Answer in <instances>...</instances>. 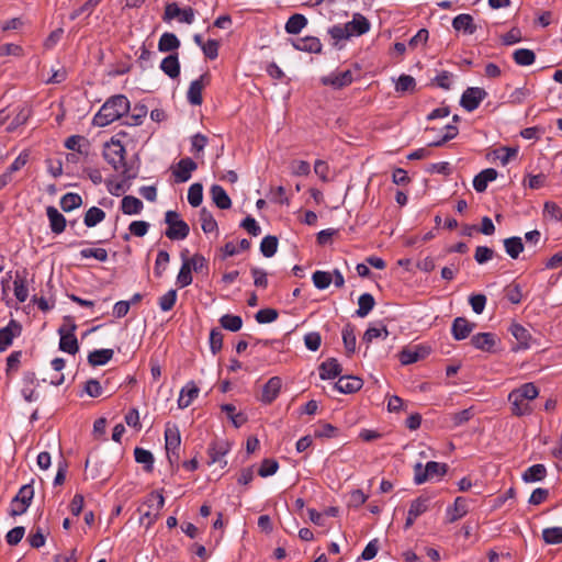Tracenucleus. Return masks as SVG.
<instances>
[{
  "label": "nucleus",
  "mask_w": 562,
  "mask_h": 562,
  "mask_svg": "<svg viewBox=\"0 0 562 562\" xmlns=\"http://www.w3.org/2000/svg\"><path fill=\"white\" fill-rule=\"evenodd\" d=\"M130 110V101L125 95L111 97L93 117V125L104 127L122 117Z\"/></svg>",
  "instance_id": "f257e3e1"
},
{
  "label": "nucleus",
  "mask_w": 562,
  "mask_h": 562,
  "mask_svg": "<svg viewBox=\"0 0 562 562\" xmlns=\"http://www.w3.org/2000/svg\"><path fill=\"white\" fill-rule=\"evenodd\" d=\"M125 148L120 140L111 139L104 145L103 157L113 167L114 170L121 171L125 179L133 178L128 173L125 165Z\"/></svg>",
  "instance_id": "f03ea898"
},
{
  "label": "nucleus",
  "mask_w": 562,
  "mask_h": 562,
  "mask_svg": "<svg viewBox=\"0 0 562 562\" xmlns=\"http://www.w3.org/2000/svg\"><path fill=\"white\" fill-rule=\"evenodd\" d=\"M447 471L448 465L446 463L429 461L424 467L420 462H418L414 467V482L417 485H420L426 481L443 476Z\"/></svg>",
  "instance_id": "7ed1b4c3"
},
{
  "label": "nucleus",
  "mask_w": 562,
  "mask_h": 562,
  "mask_svg": "<svg viewBox=\"0 0 562 562\" xmlns=\"http://www.w3.org/2000/svg\"><path fill=\"white\" fill-rule=\"evenodd\" d=\"M165 505V498L161 493L153 492L148 495L146 502L139 507L140 522L151 525L158 517Z\"/></svg>",
  "instance_id": "20e7f679"
},
{
  "label": "nucleus",
  "mask_w": 562,
  "mask_h": 562,
  "mask_svg": "<svg viewBox=\"0 0 562 562\" xmlns=\"http://www.w3.org/2000/svg\"><path fill=\"white\" fill-rule=\"evenodd\" d=\"M165 222L168 228L165 235L171 240H182L188 237L190 233L189 225L180 220L179 214L175 211H168L165 216Z\"/></svg>",
  "instance_id": "39448f33"
},
{
  "label": "nucleus",
  "mask_w": 562,
  "mask_h": 562,
  "mask_svg": "<svg viewBox=\"0 0 562 562\" xmlns=\"http://www.w3.org/2000/svg\"><path fill=\"white\" fill-rule=\"evenodd\" d=\"M166 451L170 462L179 459L178 450L180 448L181 438L179 429L176 425H167L165 430Z\"/></svg>",
  "instance_id": "423d86ee"
},
{
  "label": "nucleus",
  "mask_w": 562,
  "mask_h": 562,
  "mask_svg": "<svg viewBox=\"0 0 562 562\" xmlns=\"http://www.w3.org/2000/svg\"><path fill=\"white\" fill-rule=\"evenodd\" d=\"M75 329L76 325L74 324L69 328L61 326L58 329V334L60 336L59 349L70 355H75L79 350L78 340L74 334Z\"/></svg>",
  "instance_id": "0eeeda50"
},
{
  "label": "nucleus",
  "mask_w": 562,
  "mask_h": 562,
  "mask_svg": "<svg viewBox=\"0 0 562 562\" xmlns=\"http://www.w3.org/2000/svg\"><path fill=\"white\" fill-rule=\"evenodd\" d=\"M178 18L180 22L191 24L194 21V11L192 8L180 9L176 2L168 3L165 8L164 20Z\"/></svg>",
  "instance_id": "6e6552de"
},
{
  "label": "nucleus",
  "mask_w": 562,
  "mask_h": 562,
  "mask_svg": "<svg viewBox=\"0 0 562 562\" xmlns=\"http://www.w3.org/2000/svg\"><path fill=\"white\" fill-rule=\"evenodd\" d=\"M210 83V75L203 74L199 79L193 80L189 87L187 98L192 105H200L203 101L202 91Z\"/></svg>",
  "instance_id": "1a4fd4ad"
},
{
  "label": "nucleus",
  "mask_w": 562,
  "mask_h": 562,
  "mask_svg": "<svg viewBox=\"0 0 562 562\" xmlns=\"http://www.w3.org/2000/svg\"><path fill=\"white\" fill-rule=\"evenodd\" d=\"M486 97L482 88H468L461 97V105L469 112L474 111Z\"/></svg>",
  "instance_id": "9d476101"
},
{
  "label": "nucleus",
  "mask_w": 562,
  "mask_h": 562,
  "mask_svg": "<svg viewBox=\"0 0 562 562\" xmlns=\"http://www.w3.org/2000/svg\"><path fill=\"white\" fill-rule=\"evenodd\" d=\"M430 352V348L426 346H413L405 348L400 353V361L402 364L407 366L424 359Z\"/></svg>",
  "instance_id": "9b49d317"
},
{
  "label": "nucleus",
  "mask_w": 562,
  "mask_h": 562,
  "mask_svg": "<svg viewBox=\"0 0 562 562\" xmlns=\"http://www.w3.org/2000/svg\"><path fill=\"white\" fill-rule=\"evenodd\" d=\"M21 334V325L12 319L9 324L0 329V352L7 350L9 346L12 345V341L15 337Z\"/></svg>",
  "instance_id": "f8f14e48"
},
{
  "label": "nucleus",
  "mask_w": 562,
  "mask_h": 562,
  "mask_svg": "<svg viewBox=\"0 0 562 562\" xmlns=\"http://www.w3.org/2000/svg\"><path fill=\"white\" fill-rule=\"evenodd\" d=\"M352 80V72L350 70H345L324 76L322 77L321 82L324 86H331L335 89H340L349 86Z\"/></svg>",
  "instance_id": "ddd939ff"
},
{
  "label": "nucleus",
  "mask_w": 562,
  "mask_h": 562,
  "mask_svg": "<svg viewBox=\"0 0 562 562\" xmlns=\"http://www.w3.org/2000/svg\"><path fill=\"white\" fill-rule=\"evenodd\" d=\"M428 501L429 499L427 497H418L411 503V506H409V509L407 513V518L405 521V529L411 528L414 525L415 520L420 515H423L424 513H426L428 510Z\"/></svg>",
  "instance_id": "4468645a"
},
{
  "label": "nucleus",
  "mask_w": 562,
  "mask_h": 562,
  "mask_svg": "<svg viewBox=\"0 0 562 562\" xmlns=\"http://www.w3.org/2000/svg\"><path fill=\"white\" fill-rule=\"evenodd\" d=\"M291 43L296 50L314 54L321 53L323 47L319 38L315 36H306L297 40H292Z\"/></svg>",
  "instance_id": "2eb2a0df"
},
{
  "label": "nucleus",
  "mask_w": 562,
  "mask_h": 562,
  "mask_svg": "<svg viewBox=\"0 0 562 562\" xmlns=\"http://www.w3.org/2000/svg\"><path fill=\"white\" fill-rule=\"evenodd\" d=\"M475 324L464 317H457L451 326V333L456 340L465 339L474 329Z\"/></svg>",
  "instance_id": "dca6fc26"
},
{
  "label": "nucleus",
  "mask_w": 562,
  "mask_h": 562,
  "mask_svg": "<svg viewBox=\"0 0 562 562\" xmlns=\"http://www.w3.org/2000/svg\"><path fill=\"white\" fill-rule=\"evenodd\" d=\"M198 168V165L191 158H182L173 170L176 181L186 182L191 178L192 171Z\"/></svg>",
  "instance_id": "f3484780"
},
{
  "label": "nucleus",
  "mask_w": 562,
  "mask_h": 562,
  "mask_svg": "<svg viewBox=\"0 0 562 562\" xmlns=\"http://www.w3.org/2000/svg\"><path fill=\"white\" fill-rule=\"evenodd\" d=\"M282 386V380L279 376H273L265 384L261 401L266 404L272 403L279 395Z\"/></svg>",
  "instance_id": "a211bd4d"
},
{
  "label": "nucleus",
  "mask_w": 562,
  "mask_h": 562,
  "mask_svg": "<svg viewBox=\"0 0 562 562\" xmlns=\"http://www.w3.org/2000/svg\"><path fill=\"white\" fill-rule=\"evenodd\" d=\"M497 338L492 333H479L471 338V344L480 350L491 352L496 345Z\"/></svg>",
  "instance_id": "6ab92c4d"
},
{
  "label": "nucleus",
  "mask_w": 562,
  "mask_h": 562,
  "mask_svg": "<svg viewBox=\"0 0 562 562\" xmlns=\"http://www.w3.org/2000/svg\"><path fill=\"white\" fill-rule=\"evenodd\" d=\"M363 385V382L358 376H341L335 383V389L345 394H350L359 391Z\"/></svg>",
  "instance_id": "aec40b11"
},
{
  "label": "nucleus",
  "mask_w": 562,
  "mask_h": 562,
  "mask_svg": "<svg viewBox=\"0 0 562 562\" xmlns=\"http://www.w3.org/2000/svg\"><path fill=\"white\" fill-rule=\"evenodd\" d=\"M468 514V501L464 497H457L452 506L446 510L449 522H454Z\"/></svg>",
  "instance_id": "412c9836"
},
{
  "label": "nucleus",
  "mask_w": 562,
  "mask_h": 562,
  "mask_svg": "<svg viewBox=\"0 0 562 562\" xmlns=\"http://www.w3.org/2000/svg\"><path fill=\"white\" fill-rule=\"evenodd\" d=\"M46 214L52 232L55 234L63 233L66 228L65 216L55 206H47Z\"/></svg>",
  "instance_id": "4be33fe9"
},
{
  "label": "nucleus",
  "mask_w": 562,
  "mask_h": 562,
  "mask_svg": "<svg viewBox=\"0 0 562 562\" xmlns=\"http://www.w3.org/2000/svg\"><path fill=\"white\" fill-rule=\"evenodd\" d=\"M229 451V443L225 440H216L209 448V463H222L223 458Z\"/></svg>",
  "instance_id": "5701e85b"
},
{
  "label": "nucleus",
  "mask_w": 562,
  "mask_h": 562,
  "mask_svg": "<svg viewBox=\"0 0 562 562\" xmlns=\"http://www.w3.org/2000/svg\"><path fill=\"white\" fill-rule=\"evenodd\" d=\"M319 376L322 380H330L335 379L341 373V366L335 358H329L323 363H321L319 368Z\"/></svg>",
  "instance_id": "b1692460"
},
{
  "label": "nucleus",
  "mask_w": 562,
  "mask_h": 562,
  "mask_svg": "<svg viewBox=\"0 0 562 562\" xmlns=\"http://www.w3.org/2000/svg\"><path fill=\"white\" fill-rule=\"evenodd\" d=\"M452 26L458 32H463L464 34H473L476 31V25L474 24V20L470 14H459L452 20Z\"/></svg>",
  "instance_id": "393cba45"
},
{
  "label": "nucleus",
  "mask_w": 562,
  "mask_h": 562,
  "mask_svg": "<svg viewBox=\"0 0 562 562\" xmlns=\"http://www.w3.org/2000/svg\"><path fill=\"white\" fill-rule=\"evenodd\" d=\"M199 387L194 382H189L182 390L180 391V395L178 398V406L180 408H187L191 405L193 400L199 395Z\"/></svg>",
  "instance_id": "a878e982"
},
{
  "label": "nucleus",
  "mask_w": 562,
  "mask_h": 562,
  "mask_svg": "<svg viewBox=\"0 0 562 562\" xmlns=\"http://www.w3.org/2000/svg\"><path fill=\"white\" fill-rule=\"evenodd\" d=\"M497 178V171L493 168H487L476 175L473 179V187L477 192H484L488 182Z\"/></svg>",
  "instance_id": "bb28decb"
},
{
  "label": "nucleus",
  "mask_w": 562,
  "mask_h": 562,
  "mask_svg": "<svg viewBox=\"0 0 562 562\" xmlns=\"http://www.w3.org/2000/svg\"><path fill=\"white\" fill-rule=\"evenodd\" d=\"M350 36L353 35H362L370 30V22L363 15L357 13L353 15V19L346 23Z\"/></svg>",
  "instance_id": "cd10ccee"
},
{
  "label": "nucleus",
  "mask_w": 562,
  "mask_h": 562,
  "mask_svg": "<svg viewBox=\"0 0 562 562\" xmlns=\"http://www.w3.org/2000/svg\"><path fill=\"white\" fill-rule=\"evenodd\" d=\"M342 342L346 350L347 356H351L356 351V328L351 324H347L344 326L342 331Z\"/></svg>",
  "instance_id": "c85d7f7f"
},
{
  "label": "nucleus",
  "mask_w": 562,
  "mask_h": 562,
  "mask_svg": "<svg viewBox=\"0 0 562 562\" xmlns=\"http://www.w3.org/2000/svg\"><path fill=\"white\" fill-rule=\"evenodd\" d=\"M160 68L170 78H177L180 75L178 54L175 53L165 57L160 64Z\"/></svg>",
  "instance_id": "c756f323"
},
{
  "label": "nucleus",
  "mask_w": 562,
  "mask_h": 562,
  "mask_svg": "<svg viewBox=\"0 0 562 562\" xmlns=\"http://www.w3.org/2000/svg\"><path fill=\"white\" fill-rule=\"evenodd\" d=\"M211 196L213 202L216 204L217 207L221 210H227L232 205V200L227 195L226 191L218 184H214L211 187Z\"/></svg>",
  "instance_id": "7c9ffc66"
},
{
  "label": "nucleus",
  "mask_w": 562,
  "mask_h": 562,
  "mask_svg": "<svg viewBox=\"0 0 562 562\" xmlns=\"http://www.w3.org/2000/svg\"><path fill=\"white\" fill-rule=\"evenodd\" d=\"M508 401L512 404V412L516 416H522L531 412V407L528 401L517 396L513 392L508 395Z\"/></svg>",
  "instance_id": "2f4dec72"
},
{
  "label": "nucleus",
  "mask_w": 562,
  "mask_h": 562,
  "mask_svg": "<svg viewBox=\"0 0 562 562\" xmlns=\"http://www.w3.org/2000/svg\"><path fill=\"white\" fill-rule=\"evenodd\" d=\"M121 210L126 215L139 214L143 210V202L133 195H125L121 202Z\"/></svg>",
  "instance_id": "473e14b6"
},
{
  "label": "nucleus",
  "mask_w": 562,
  "mask_h": 562,
  "mask_svg": "<svg viewBox=\"0 0 562 562\" xmlns=\"http://www.w3.org/2000/svg\"><path fill=\"white\" fill-rule=\"evenodd\" d=\"M114 351L112 349H99L91 351L88 356V362L92 367L103 366L113 358Z\"/></svg>",
  "instance_id": "72a5a7b5"
},
{
  "label": "nucleus",
  "mask_w": 562,
  "mask_h": 562,
  "mask_svg": "<svg viewBox=\"0 0 562 562\" xmlns=\"http://www.w3.org/2000/svg\"><path fill=\"white\" fill-rule=\"evenodd\" d=\"M307 25V19L300 13H295L289 18L285 23V32L289 34H299Z\"/></svg>",
  "instance_id": "f704fd0d"
},
{
  "label": "nucleus",
  "mask_w": 562,
  "mask_h": 562,
  "mask_svg": "<svg viewBox=\"0 0 562 562\" xmlns=\"http://www.w3.org/2000/svg\"><path fill=\"white\" fill-rule=\"evenodd\" d=\"M180 47V41L173 33H164L158 42V49L160 52H173Z\"/></svg>",
  "instance_id": "c9c22d12"
},
{
  "label": "nucleus",
  "mask_w": 562,
  "mask_h": 562,
  "mask_svg": "<svg viewBox=\"0 0 562 562\" xmlns=\"http://www.w3.org/2000/svg\"><path fill=\"white\" fill-rule=\"evenodd\" d=\"M509 331L516 338L519 344V347L527 349L529 348V341L531 339L530 333L520 324H512L509 327Z\"/></svg>",
  "instance_id": "e433bc0d"
},
{
  "label": "nucleus",
  "mask_w": 562,
  "mask_h": 562,
  "mask_svg": "<svg viewBox=\"0 0 562 562\" xmlns=\"http://www.w3.org/2000/svg\"><path fill=\"white\" fill-rule=\"evenodd\" d=\"M374 297L369 293H363L358 299V310L356 311L357 316L366 317L374 307Z\"/></svg>",
  "instance_id": "4c0bfd02"
},
{
  "label": "nucleus",
  "mask_w": 562,
  "mask_h": 562,
  "mask_svg": "<svg viewBox=\"0 0 562 562\" xmlns=\"http://www.w3.org/2000/svg\"><path fill=\"white\" fill-rule=\"evenodd\" d=\"M504 247L506 250V254L513 258L516 259L524 250V244L520 237H509L504 240Z\"/></svg>",
  "instance_id": "58836bf2"
},
{
  "label": "nucleus",
  "mask_w": 562,
  "mask_h": 562,
  "mask_svg": "<svg viewBox=\"0 0 562 562\" xmlns=\"http://www.w3.org/2000/svg\"><path fill=\"white\" fill-rule=\"evenodd\" d=\"M547 470L543 464H535L529 467L524 473H522V480L525 482H538L546 477Z\"/></svg>",
  "instance_id": "ea45409f"
},
{
  "label": "nucleus",
  "mask_w": 562,
  "mask_h": 562,
  "mask_svg": "<svg viewBox=\"0 0 562 562\" xmlns=\"http://www.w3.org/2000/svg\"><path fill=\"white\" fill-rule=\"evenodd\" d=\"M104 218H105L104 211L97 206H92L86 212L83 223L87 227H94L97 224L101 223Z\"/></svg>",
  "instance_id": "a19ab883"
},
{
  "label": "nucleus",
  "mask_w": 562,
  "mask_h": 562,
  "mask_svg": "<svg viewBox=\"0 0 562 562\" xmlns=\"http://www.w3.org/2000/svg\"><path fill=\"white\" fill-rule=\"evenodd\" d=\"M515 63L519 66H530L536 60V55L531 49L519 48L513 54Z\"/></svg>",
  "instance_id": "79ce46f5"
},
{
  "label": "nucleus",
  "mask_w": 562,
  "mask_h": 562,
  "mask_svg": "<svg viewBox=\"0 0 562 562\" xmlns=\"http://www.w3.org/2000/svg\"><path fill=\"white\" fill-rule=\"evenodd\" d=\"M201 228L204 233H213L217 231V223L212 213L203 207L200 211Z\"/></svg>",
  "instance_id": "37998d69"
},
{
  "label": "nucleus",
  "mask_w": 562,
  "mask_h": 562,
  "mask_svg": "<svg viewBox=\"0 0 562 562\" xmlns=\"http://www.w3.org/2000/svg\"><path fill=\"white\" fill-rule=\"evenodd\" d=\"M31 115V110L26 106L19 108L15 116L12 119V121L8 124L7 131L13 132L21 125L25 124Z\"/></svg>",
  "instance_id": "c03bdc74"
},
{
  "label": "nucleus",
  "mask_w": 562,
  "mask_h": 562,
  "mask_svg": "<svg viewBox=\"0 0 562 562\" xmlns=\"http://www.w3.org/2000/svg\"><path fill=\"white\" fill-rule=\"evenodd\" d=\"M82 204V199L78 193H66L60 199V207L65 212H70Z\"/></svg>",
  "instance_id": "a18cd8bd"
},
{
  "label": "nucleus",
  "mask_w": 562,
  "mask_h": 562,
  "mask_svg": "<svg viewBox=\"0 0 562 562\" xmlns=\"http://www.w3.org/2000/svg\"><path fill=\"white\" fill-rule=\"evenodd\" d=\"M221 326L231 331H238L243 326L240 316L225 314L220 318Z\"/></svg>",
  "instance_id": "49530a36"
},
{
  "label": "nucleus",
  "mask_w": 562,
  "mask_h": 562,
  "mask_svg": "<svg viewBox=\"0 0 562 562\" xmlns=\"http://www.w3.org/2000/svg\"><path fill=\"white\" fill-rule=\"evenodd\" d=\"M512 392L516 394V397L520 396L528 402L535 400L539 394L538 389L533 383H525L524 385L513 390Z\"/></svg>",
  "instance_id": "de8ad7c7"
},
{
  "label": "nucleus",
  "mask_w": 562,
  "mask_h": 562,
  "mask_svg": "<svg viewBox=\"0 0 562 562\" xmlns=\"http://www.w3.org/2000/svg\"><path fill=\"white\" fill-rule=\"evenodd\" d=\"M278 249V238L276 236H266L260 243L261 254L269 258L272 257Z\"/></svg>",
  "instance_id": "09e8293b"
},
{
  "label": "nucleus",
  "mask_w": 562,
  "mask_h": 562,
  "mask_svg": "<svg viewBox=\"0 0 562 562\" xmlns=\"http://www.w3.org/2000/svg\"><path fill=\"white\" fill-rule=\"evenodd\" d=\"M203 200V187L201 183H193L188 190V202L191 206L198 207Z\"/></svg>",
  "instance_id": "8fccbe9b"
},
{
  "label": "nucleus",
  "mask_w": 562,
  "mask_h": 562,
  "mask_svg": "<svg viewBox=\"0 0 562 562\" xmlns=\"http://www.w3.org/2000/svg\"><path fill=\"white\" fill-rule=\"evenodd\" d=\"M542 538L548 544L562 543V527L546 528L542 531Z\"/></svg>",
  "instance_id": "3c124183"
},
{
  "label": "nucleus",
  "mask_w": 562,
  "mask_h": 562,
  "mask_svg": "<svg viewBox=\"0 0 562 562\" xmlns=\"http://www.w3.org/2000/svg\"><path fill=\"white\" fill-rule=\"evenodd\" d=\"M315 288L319 290L327 289L333 282V276L326 271H315L312 276Z\"/></svg>",
  "instance_id": "603ef678"
},
{
  "label": "nucleus",
  "mask_w": 562,
  "mask_h": 562,
  "mask_svg": "<svg viewBox=\"0 0 562 562\" xmlns=\"http://www.w3.org/2000/svg\"><path fill=\"white\" fill-rule=\"evenodd\" d=\"M134 456L136 462L144 464L147 471H150L153 469L154 457L150 451L145 450L143 448H136L134 450Z\"/></svg>",
  "instance_id": "864d4df0"
},
{
  "label": "nucleus",
  "mask_w": 562,
  "mask_h": 562,
  "mask_svg": "<svg viewBox=\"0 0 562 562\" xmlns=\"http://www.w3.org/2000/svg\"><path fill=\"white\" fill-rule=\"evenodd\" d=\"M14 295L19 302H25L29 296V290L26 286L25 279L15 277L14 281Z\"/></svg>",
  "instance_id": "5fc2aeb1"
},
{
  "label": "nucleus",
  "mask_w": 562,
  "mask_h": 562,
  "mask_svg": "<svg viewBox=\"0 0 562 562\" xmlns=\"http://www.w3.org/2000/svg\"><path fill=\"white\" fill-rule=\"evenodd\" d=\"M170 257L166 250H160L157 255L154 273L156 277L160 278L165 272L167 265L169 263Z\"/></svg>",
  "instance_id": "6e6d98bb"
},
{
  "label": "nucleus",
  "mask_w": 562,
  "mask_h": 562,
  "mask_svg": "<svg viewBox=\"0 0 562 562\" xmlns=\"http://www.w3.org/2000/svg\"><path fill=\"white\" fill-rule=\"evenodd\" d=\"M416 86L415 79L409 75H402L397 79L395 90L397 92H407V91H414Z\"/></svg>",
  "instance_id": "4d7b16f0"
},
{
  "label": "nucleus",
  "mask_w": 562,
  "mask_h": 562,
  "mask_svg": "<svg viewBox=\"0 0 562 562\" xmlns=\"http://www.w3.org/2000/svg\"><path fill=\"white\" fill-rule=\"evenodd\" d=\"M389 336V330L385 326H382L381 328L376 327H369L362 337V340L367 344H370L373 339L383 337L386 338Z\"/></svg>",
  "instance_id": "13d9d810"
},
{
  "label": "nucleus",
  "mask_w": 562,
  "mask_h": 562,
  "mask_svg": "<svg viewBox=\"0 0 562 562\" xmlns=\"http://www.w3.org/2000/svg\"><path fill=\"white\" fill-rule=\"evenodd\" d=\"M147 114V109L144 105H136L133 110V113L128 116L126 124L131 126L140 125L144 117Z\"/></svg>",
  "instance_id": "bf43d9fd"
},
{
  "label": "nucleus",
  "mask_w": 562,
  "mask_h": 562,
  "mask_svg": "<svg viewBox=\"0 0 562 562\" xmlns=\"http://www.w3.org/2000/svg\"><path fill=\"white\" fill-rule=\"evenodd\" d=\"M191 268L189 265L183 260L182 266L180 268V271L177 277V283L180 288L188 286L192 283V276H191Z\"/></svg>",
  "instance_id": "052dcab7"
},
{
  "label": "nucleus",
  "mask_w": 562,
  "mask_h": 562,
  "mask_svg": "<svg viewBox=\"0 0 562 562\" xmlns=\"http://www.w3.org/2000/svg\"><path fill=\"white\" fill-rule=\"evenodd\" d=\"M34 496V490L31 485L26 484V485H23L19 493L15 495L14 499L19 503H22L23 505H25L26 507L30 506L31 504V501Z\"/></svg>",
  "instance_id": "680f3d73"
},
{
  "label": "nucleus",
  "mask_w": 562,
  "mask_h": 562,
  "mask_svg": "<svg viewBox=\"0 0 562 562\" xmlns=\"http://www.w3.org/2000/svg\"><path fill=\"white\" fill-rule=\"evenodd\" d=\"M101 2V0H88L86 1L80 8H78L77 10H75L71 14H70V19L71 20H75L77 19L78 16H80L81 14H86V15H90L94 8Z\"/></svg>",
  "instance_id": "e2e57ef3"
},
{
  "label": "nucleus",
  "mask_w": 562,
  "mask_h": 562,
  "mask_svg": "<svg viewBox=\"0 0 562 562\" xmlns=\"http://www.w3.org/2000/svg\"><path fill=\"white\" fill-rule=\"evenodd\" d=\"M176 301H177V291L169 290L167 293H165L159 299V306H160L161 311L168 312L175 306Z\"/></svg>",
  "instance_id": "0e129e2a"
},
{
  "label": "nucleus",
  "mask_w": 562,
  "mask_h": 562,
  "mask_svg": "<svg viewBox=\"0 0 562 562\" xmlns=\"http://www.w3.org/2000/svg\"><path fill=\"white\" fill-rule=\"evenodd\" d=\"M255 318L259 324L271 323L278 318V312L274 308H263L256 313Z\"/></svg>",
  "instance_id": "69168bd1"
},
{
  "label": "nucleus",
  "mask_w": 562,
  "mask_h": 562,
  "mask_svg": "<svg viewBox=\"0 0 562 562\" xmlns=\"http://www.w3.org/2000/svg\"><path fill=\"white\" fill-rule=\"evenodd\" d=\"M223 347V334L214 328L210 333V348L213 355H216Z\"/></svg>",
  "instance_id": "338daca9"
},
{
  "label": "nucleus",
  "mask_w": 562,
  "mask_h": 562,
  "mask_svg": "<svg viewBox=\"0 0 562 562\" xmlns=\"http://www.w3.org/2000/svg\"><path fill=\"white\" fill-rule=\"evenodd\" d=\"M279 469V464L277 461L271 459H266L262 461L258 474L262 477H267L273 475Z\"/></svg>",
  "instance_id": "774afa93"
}]
</instances>
